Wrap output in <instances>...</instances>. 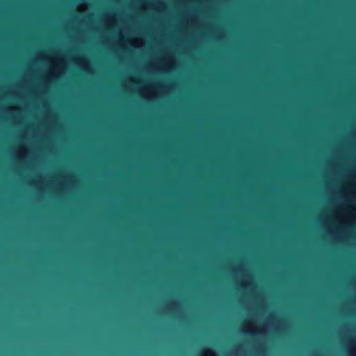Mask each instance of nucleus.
<instances>
[{
	"label": "nucleus",
	"mask_w": 356,
	"mask_h": 356,
	"mask_svg": "<svg viewBox=\"0 0 356 356\" xmlns=\"http://www.w3.org/2000/svg\"><path fill=\"white\" fill-rule=\"evenodd\" d=\"M0 289H134V149H127V284L126 286H0Z\"/></svg>",
	"instance_id": "nucleus-1"
},
{
	"label": "nucleus",
	"mask_w": 356,
	"mask_h": 356,
	"mask_svg": "<svg viewBox=\"0 0 356 356\" xmlns=\"http://www.w3.org/2000/svg\"><path fill=\"white\" fill-rule=\"evenodd\" d=\"M0 294H125L128 300V356H134V291H0Z\"/></svg>",
	"instance_id": "nucleus-2"
},
{
	"label": "nucleus",
	"mask_w": 356,
	"mask_h": 356,
	"mask_svg": "<svg viewBox=\"0 0 356 356\" xmlns=\"http://www.w3.org/2000/svg\"><path fill=\"white\" fill-rule=\"evenodd\" d=\"M275 294V291H135L136 298L142 294Z\"/></svg>",
	"instance_id": "nucleus-3"
},
{
	"label": "nucleus",
	"mask_w": 356,
	"mask_h": 356,
	"mask_svg": "<svg viewBox=\"0 0 356 356\" xmlns=\"http://www.w3.org/2000/svg\"><path fill=\"white\" fill-rule=\"evenodd\" d=\"M136 209V204H135V210ZM135 289H275V286H140L137 282L136 275H135Z\"/></svg>",
	"instance_id": "nucleus-4"
},
{
	"label": "nucleus",
	"mask_w": 356,
	"mask_h": 356,
	"mask_svg": "<svg viewBox=\"0 0 356 356\" xmlns=\"http://www.w3.org/2000/svg\"><path fill=\"white\" fill-rule=\"evenodd\" d=\"M232 271H233V272H236V273L239 272V270H236V269H232Z\"/></svg>",
	"instance_id": "nucleus-5"
},
{
	"label": "nucleus",
	"mask_w": 356,
	"mask_h": 356,
	"mask_svg": "<svg viewBox=\"0 0 356 356\" xmlns=\"http://www.w3.org/2000/svg\"><path fill=\"white\" fill-rule=\"evenodd\" d=\"M137 47H138V46H137V45H136V44L135 43V46H134L135 51H136Z\"/></svg>",
	"instance_id": "nucleus-6"
},
{
	"label": "nucleus",
	"mask_w": 356,
	"mask_h": 356,
	"mask_svg": "<svg viewBox=\"0 0 356 356\" xmlns=\"http://www.w3.org/2000/svg\"><path fill=\"white\" fill-rule=\"evenodd\" d=\"M136 80L135 79V82H134V84H135V86H136ZM136 95V92L135 91V95Z\"/></svg>",
	"instance_id": "nucleus-7"
},
{
	"label": "nucleus",
	"mask_w": 356,
	"mask_h": 356,
	"mask_svg": "<svg viewBox=\"0 0 356 356\" xmlns=\"http://www.w3.org/2000/svg\"><path fill=\"white\" fill-rule=\"evenodd\" d=\"M134 118H135V120H136V115H134ZM136 129V128L135 127V129Z\"/></svg>",
	"instance_id": "nucleus-8"
},
{
	"label": "nucleus",
	"mask_w": 356,
	"mask_h": 356,
	"mask_svg": "<svg viewBox=\"0 0 356 356\" xmlns=\"http://www.w3.org/2000/svg\"><path fill=\"white\" fill-rule=\"evenodd\" d=\"M136 18V13L135 12V19Z\"/></svg>",
	"instance_id": "nucleus-9"
},
{
	"label": "nucleus",
	"mask_w": 356,
	"mask_h": 356,
	"mask_svg": "<svg viewBox=\"0 0 356 356\" xmlns=\"http://www.w3.org/2000/svg\"><path fill=\"white\" fill-rule=\"evenodd\" d=\"M134 70H135V72H136V67L134 68Z\"/></svg>",
	"instance_id": "nucleus-10"
},
{
	"label": "nucleus",
	"mask_w": 356,
	"mask_h": 356,
	"mask_svg": "<svg viewBox=\"0 0 356 356\" xmlns=\"http://www.w3.org/2000/svg\"><path fill=\"white\" fill-rule=\"evenodd\" d=\"M134 316H136V314H134Z\"/></svg>",
	"instance_id": "nucleus-11"
}]
</instances>
